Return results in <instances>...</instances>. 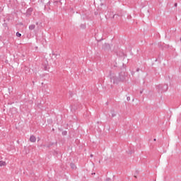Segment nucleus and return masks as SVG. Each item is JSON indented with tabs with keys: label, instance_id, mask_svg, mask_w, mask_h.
<instances>
[{
	"label": "nucleus",
	"instance_id": "obj_1",
	"mask_svg": "<svg viewBox=\"0 0 181 181\" xmlns=\"http://www.w3.org/2000/svg\"><path fill=\"white\" fill-rule=\"evenodd\" d=\"M128 77V74L125 71H121L119 73V77L112 76L110 78L111 81H113V84H118L119 83H124L127 81V78Z\"/></svg>",
	"mask_w": 181,
	"mask_h": 181
},
{
	"label": "nucleus",
	"instance_id": "obj_2",
	"mask_svg": "<svg viewBox=\"0 0 181 181\" xmlns=\"http://www.w3.org/2000/svg\"><path fill=\"white\" fill-rule=\"evenodd\" d=\"M169 86L168 84H159L156 86V90H158V93H166V90H168Z\"/></svg>",
	"mask_w": 181,
	"mask_h": 181
},
{
	"label": "nucleus",
	"instance_id": "obj_3",
	"mask_svg": "<svg viewBox=\"0 0 181 181\" xmlns=\"http://www.w3.org/2000/svg\"><path fill=\"white\" fill-rule=\"evenodd\" d=\"M102 49L106 52H110L111 50V45L108 43H105L103 45Z\"/></svg>",
	"mask_w": 181,
	"mask_h": 181
},
{
	"label": "nucleus",
	"instance_id": "obj_4",
	"mask_svg": "<svg viewBox=\"0 0 181 181\" xmlns=\"http://www.w3.org/2000/svg\"><path fill=\"white\" fill-rule=\"evenodd\" d=\"M32 12H33V8H29L27 9L25 13H24V15H25V16H27V18H29V16H30L32 15Z\"/></svg>",
	"mask_w": 181,
	"mask_h": 181
},
{
	"label": "nucleus",
	"instance_id": "obj_5",
	"mask_svg": "<svg viewBox=\"0 0 181 181\" xmlns=\"http://www.w3.org/2000/svg\"><path fill=\"white\" fill-rule=\"evenodd\" d=\"M30 142H36V136H35L34 135L30 136Z\"/></svg>",
	"mask_w": 181,
	"mask_h": 181
},
{
	"label": "nucleus",
	"instance_id": "obj_6",
	"mask_svg": "<svg viewBox=\"0 0 181 181\" xmlns=\"http://www.w3.org/2000/svg\"><path fill=\"white\" fill-rule=\"evenodd\" d=\"M158 46L160 49H161V50H164V46H165V43H161V42H159L158 44Z\"/></svg>",
	"mask_w": 181,
	"mask_h": 181
},
{
	"label": "nucleus",
	"instance_id": "obj_7",
	"mask_svg": "<svg viewBox=\"0 0 181 181\" xmlns=\"http://www.w3.org/2000/svg\"><path fill=\"white\" fill-rule=\"evenodd\" d=\"M110 114L112 115V118H114V117H117V114H115V110H114V109H112L111 111H110Z\"/></svg>",
	"mask_w": 181,
	"mask_h": 181
},
{
	"label": "nucleus",
	"instance_id": "obj_8",
	"mask_svg": "<svg viewBox=\"0 0 181 181\" xmlns=\"http://www.w3.org/2000/svg\"><path fill=\"white\" fill-rule=\"evenodd\" d=\"M70 167L74 170L76 169H77V166H76V164H74V163H70Z\"/></svg>",
	"mask_w": 181,
	"mask_h": 181
},
{
	"label": "nucleus",
	"instance_id": "obj_9",
	"mask_svg": "<svg viewBox=\"0 0 181 181\" xmlns=\"http://www.w3.org/2000/svg\"><path fill=\"white\" fill-rule=\"evenodd\" d=\"M36 28V25H35V24H32L30 25H29V30H34V29Z\"/></svg>",
	"mask_w": 181,
	"mask_h": 181
},
{
	"label": "nucleus",
	"instance_id": "obj_10",
	"mask_svg": "<svg viewBox=\"0 0 181 181\" xmlns=\"http://www.w3.org/2000/svg\"><path fill=\"white\" fill-rule=\"evenodd\" d=\"M53 145H54V143H51L48 145H42V146H44L45 148H50V146H53Z\"/></svg>",
	"mask_w": 181,
	"mask_h": 181
},
{
	"label": "nucleus",
	"instance_id": "obj_11",
	"mask_svg": "<svg viewBox=\"0 0 181 181\" xmlns=\"http://www.w3.org/2000/svg\"><path fill=\"white\" fill-rule=\"evenodd\" d=\"M0 166H6V162L4 160L0 161Z\"/></svg>",
	"mask_w": 181,
	"mask_h": 181
},
{
	"label": "nucleus",
	"instance_id": "obj_12",
	"mask_svg": "<svg viewBox=\"0 0 181 181\" xmlns=\"http://www.w3.org/2000/svg\"><path fill=\"white\" fill-rule=\"evenodd\" d=\"M42 69L45 70V71H47V66L46 64H42Z\"/></svg>",
	"mask_w": 181,
	"mask_h": 181
},
{
	"label": "nucleus",
	"instance_id": "obj_13",
	"mask_svg": "<svg viewBox=\"0 0 181 181\" xmlns=\"http://www.w3.org/2000/svg\"><path fill=\"white\" fill-rule=\"evenodd\" d=\"M80 28H81V29H86V24H81Z\"/></svg>",
	"mask_w": 181,
	"mask_h": 181
},
{
	"label": "nucleus",
	"instance_id": "obj_14",
	"mask_svg": "<svg viewBox=\"0 0 181 181\" xmlns=\"http://www.w3.org/2000/svg\"><path fill=\"white\" fill-rule=\"evenodd\" d=\"M169 47H170V45L164 44V49H169Z\"/></svg>",
	"mask_w": 181,
	"mask_h": 181
},
{
	"label": "nucleus",
	"instance_id": "obj_15",
	"mask_svg": "<svg viewBox=\"0 0 181 181\" xmlns=\"http://www.w3.org/2000/svg\"><path fill=\"white\" fill-rule=\"evenodd\" d=\"M16 35L17 37H21V36H22V34H21L19 32H17Z\"/></svg>",
	"mask_w": 181,
	"mask_h": 181
},
{
	"label": "nucleus",
	"instance_id": "obj_16",
	"mask_svg": "<svg viewBox=\"0 0 181 181\" xmlns=\"http://www.w3.org/2000/svg\"><path fill=\"white\" fill-rule=\"evenodd\" d=\"M62 135H63L64 136L67 135V131H64L62 132Z\"/></svg>",
	"mask_w": 181,
	"mask_h": 181
},
{
	"label": "nucleus",
	"instance_id": "obj_17",
	"mask_svg": "<svg viewBox=\"0 0 181 181\" xmlns=\"http://www.w3.org/2000/svg\"><path fill=\"white\" fill-rule=\"evenodd\" d=\"M3 26L4 28H8V23H3Z\"/></svg>",
	"mask_w": 181,
	"mask_h": 181
},
{
	"label": "nucleus",
	"instance_id": "obj_18",
	"mask_svg": "<svg viewBox=\"0 0 181 181\" xmlns=\"http://www.w3.org/2000/svg\"><path fill=\"white\" fill-rule=\"evenodd\" d=\"M52 56H55V57H57V54H56L54 53V52H52Z\"/></svg>",
	"mask_w": 181,
	"mask_h": 181
},
{
	"label": "nucleus",
	"instance_id": "obj_19",
	"mask_svg": "<svg viewBox=\"0 0 181 181\" xmlns=\"http://www.w3.org/2000/svg\"><path fill=\"white\" fill-rule=\"evenodd\" d=\"M127 101H130V100H131V98H130L129 96H128V97L127 98Z\"/></svg>",
	"mask_w": 181,
	"mask_h": 181
},
{
	"label": "nucleus",
	"instance_id": "obj_20",
	"mask_svg": "<svg viewBox=\"0 0 181 181\" xmlns=\"http://www.w3.org/2000/svg\"><path fill=\"white\" fill-rule=\"evenodd\" d=\"M106 181H111V178H107Z\"/></svg>",
	"mask_w": 181,
	"mask_h": 181
},
{
	"label": "nucleus",
	"instance_id": "obj_21",
	"mask_svg": "<svg viewBox=\"0 0 181 181\" xmlns=\"http://www.w3.org/2000/svg\"><path fill=\"white\" fill-rule=\"evenodd\" d=\"M174 6L176 8L177 6V3H175Z\"/></svg>",
	"mask_w": 181,
	"mask_h": 181
},
{
	"label": "nucleus",
	"instance_id": "obj_22",
	"mask_svg": "<svg viewBox=\"0 0 181 181\" xmlns=\"http://www.w3.org/2000/svg\"><path fill=\"white\" fill-rule=\"evenodd\" d=\"M139 70H140L139 68H137L136 71H139Z\"/></svg>",
	"mask_w": 181,
	"mask_h": 181
},
{
	"label": "nucleus",
	"instance_id": "obj_23",
	"mask_svg": "<svg viewBox=\"0 0 181 181\" xmlns=\"http://www.w3.org/2000/svg\"><path fill=\"white\" fill-rule=\"evenodd\" d=\"M142 93H144V90L140 91V94H142Z\"/></svg>",
	"mask_w": 181,
	"mask_h": 181
},
{
	"label": "nucleus",
	"instance_id": "obj_24",
	"mask_svg": "<svg viewBox=\"0 0 181 181\" xmlns=\"http://www.w3.org/2000/svg\"><path fill=\"white\" fill-rule=\"evenodd\" d=\"M47 5H50V1H49V2L47 4Z\"/></svg>",
	"mask_w": 181,
	"mask_h": 181
},
{
	"label": "nucleus",
	"instance_id": "obj_25",
	"mask_svg": "<svg viewBox=\"0 0 181 181\" xmlns=\"http://www.w3.org/2000/svg\"><path fill=\"white\" fill-rule=\"evenodd\" d=\"M58 1H54V4H57Z\"/></svg>",
	"mask_w": 181,
	"mask_h": 181
},
{
	"label": "nucleus",
	"instance_id": "obj_26",
	"mask_svg": "<svg viewBox=\"0 0 181 181\" xmlns=\"http://www.w3.org/2000/svg\"><path fill=\"white\" fill-rule=\"evenodd\" d=\"M93 154H90V158H93Z\"/></svg>",
	"mask_w": 181,
	"mask_h": 181
},
{
	"label": "nucleus",
	"instance_id": "obj_27",
	"mask_svg": "<svg viewBox=\"0 0 181 181\" xmlns=\"http://www.w3.org/2000/svg\"><path fill=\"white\" fill-rule=\"evenodd\" d=\"M153 141H156V139H154Z\"/></svg>",
	"mask_w": 181,
	"mask_h": 181
},
{
	"label": "nucleus",
	"instance_id": "obj_28",
	"mask_svg": "<svg viewBox=\"0 0 181 181\" xmlns=\"http://www.w3.org/2000/svg\"><path fill=\"white\" fill-rule=\"evenodd\" d=\"M113 18H115V15L113 16Z\"/></svg>",
	"mask_w": 181,
	"mask_h": 181
},
{
	"label": "nucleus",
	"instance_id": "obj_29",
	"mask_svg": "<svg viewBox=\"0 0 181 181\" xmlns=\"http://www.w3.org/2000/svg\"><path fill=\"white\" fill-rule=\"evenodd\" d=\"M39 24V23H36V25H38Z\"/></svg>",
	"mask_w": 181,
	"mask_h": 181
},
{
	"label": "nucleus",
	"instance_id": "obj_30",
	"mask_svg": "<svg viewBox=\"0 0 181 181\" xmlns=\"http://www.w3.org/2000/svg\"><path fill=\"white\" fill-rule=\"evenodd\" d=\"M134 177H136V175H134Z\"/></svg>",
	"mask_w": 181,
	"mask_h": 181
},
{
	"label": "nucleus",
	"instance_id": "obj_31",
	"mask_svg": "<svg viewBox=\"0 0 181 181\" xmlns=\"http://www.w3.org/2000/svg\"><path fill=\"white\" fill-rule=\"evenodd\" d=\"M136 172L137 174L139 173L138 171H136Z\"/></svg>",
	"mask_w": 181,
	"mask_h": 181
}]
</instances>
